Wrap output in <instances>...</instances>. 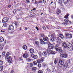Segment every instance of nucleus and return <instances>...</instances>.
<instances>
[{"mask_svg": "<svg viewBox=\"0 0 73 73\" xmlns=\"http://www.w3.org/2000/svg\"><path fill=\"white\" fill-rule=\"evenodd\" d=\"M8 61L9 64H11V63H12V62H13V60H12V59H11V60H9Z\"/></svg>", "mask_w": 73, "mask_h": 73, "instance_id": "nucleus-29", "label": "nucleus"}, {"mask_svg": "<svg viewBox=\"0 0 73 73\" xmlns=\"http://www.w3.org/2000/svg\"><path fill=\"white\" fill-rule=\"evenodd\" d=\"M15 25L17 27L18 25H19L18 22H15Z\"/></svg>", "mask_w": 73, "mask_h": 73, "instance_id": "nucleus-34", "label": "nucleus"}, {"mask_svg": "<svg viewBox=\"0 0 73 73\" xmlns=\"http://www.w3.org/2000/svg\"><path fill=\"white\" fill-rule=\"evenodd\" d=\"M68 49H69L70 50H73V46H72L71 47H70L68 48Z\"/></svg>", "mask_w": 73, "mask_h": 73, "instance_id": "nucleus-25", "label": "nucleus"}, {"mask_svg": "<svg viewBox=\"0 0 73 73\" xmlns=\"http://www.w3.org/2000/svg\"><path fill=\"white\" fill-rule=\"evenodd\" d=\"M50 64L51 65H52L53 64V62H50Z\"/></svg>", "mask_w": 73, "mask_h": 73, "instance_id": "nucleus-54", "label": "nucleus"}, {"mask_svg": "<svg viewBox=\"0 0 73 73\" xmlns=\"http://www.w3.org/2000/svg\"><path fill=\"white\" fill-rule=\"evenodd\" d=\"M35 59H36V58H37V55H34V57H33Z\"/></svg>", "mask_w": 73, "mask_h": 73, "instance_id": "nucleus-42", "label": "nucleus"}, {"mask_svg": "<svg viewBox=\"0 0 73 73\" xmlns=\"http://www.w3.org/2000/svg\"><path fill=\"white\" fill-rule=\"evenodd\" d=\"M64 64V60H60L58 61V65L60 66V65H63Z\"/></svg>", "mask_w": 73, "mask_h": 73, "instance_id": "nucleus-5", "label": "nucleus"}, {"mask_svg": "<svg viewBox=\"0 0 73 73\" xmlns=\"http://www.w3.org/2000/svg\"><path fill=\"white\" fill-rule=\"evenodd\" d=\"M72 44L71 43L68 42V46H67V48H70V47L72 46Z\"/></svg>", "mask_w": 73, "mask_h": 73, "instance_id": "nucleus-18", "label": "nucleus"}, {"mask_svg": "<svg viewBox=\"0 0 73 73\" xmlns=\"http://www.w3.org/2000/svg\"><path fill=\"white\" fill-rule=\"evenodd\" d=\"M47 70L49 72H50V70L49 69H47Z\"/></svg>", "mask_w": 73, "mask_h": 73, "instance_id": "nucleus-53", "label": "nucleus"}, {"mask_svg": "<svg viewBox=\"0 0 73 73\" xmlns=\"http://www.w3.org/2000/svg\"><path fill=\"white\" fill-rule=\"evenodd\" d=\"M58 52H59L60 53H62V49H61V48H58L57 50H56Z\"/></svg>", "mask_w": 73, "mask_h": 73, "instance_id": "nucleus-13", "label": "nucleus"}, {"mask_svg": "<svg viewBox=\"0 0 73 73\" xmlns=\"http://www.w3.org/2000/svg\"><path fill=\"white\" fill-rule=\"evenodd\" d=\"M23 57L24 58H28L29 57V54L28 53H24L23 54Z\"/></svg>", "mask_w": 73, "mask_h": 73, "instance_id": "nucleus-10", "label": "nucleus"}, {"mask_svg": "<svg viewBox=\"0 0 73 73\" xmlns=\"http://www.w3.org/2000/svg\"><path fill=\"white\" fill-rule=\"evenodd\" d=\"M33 64L34 65H37V62H33Z\"/></svg>", "mask_w": 73, "mask_h": 73, "instance_id": "nucleus-44", "label": "nucleus"}, {"mask_svg": "<svg viewBox=\"0 0 73 73\" xmlns=\"http://www.w3.org/2000/svg\"><path fill=\"white\" fill-rule=\"evenodd\" d=\"M63 1H64V3H68V2H69V1H70V0H63Z\"/></svg>", "mask_w": 73, "mask_h": 73, "instance_id": "nucleus-30", "label": "nucleus"}, {"mask_svg": "<svg viewBox=\"0 0 73 73\" xmlns=\"http://www.w3.org/2000/svg\"><path fill=\"white\" fill-rule=\"evenodd\" d=\"M26 1L27 3H29L30 2L29 0H26Z\"/></svg>", "mask_w": 73, "mask_h": 73, "instance_id": "nucleus-55", "label": "nucleus"}, {"mask_svg": "<svg viewBox=\"0 0 73 73\" xmlns=\"http://www.w3.org/2000/svg\"><path fill=\"white\" fill-rule=\"evenodd\" d=\"M69 68V66L68 65H67L66 67H65L64 68V69L65 70H69L68 69V68Z\"/></svg>", "mask_w": 73, "mask_h": 73, "instance_id": "nucleus-20", "label": "nucleus"}, {"mask_svg": "<svg viewBox=\"0 0 73 73\" xmlns=\"http://www.w3.org/2000/svg\"><path fill=\"white\" fill-rule=\"evenodd\" d=\"M7 25H8V24L7 23H4L3 24V26L5 27H7Z\"/></svg>", "mask_w": 73, "mask_h": 73, "instance_id": "nucleus-38", "label": "nucleus"}, {"mask_svg": "<svg viewBox=\"0 0 73 73\" xmlns=\"http://www.w3.org/2000/svg\"><path fill=\"white\" fill-rule=\"evenodd\" d=\"M40 43L41 44H45V42H44L43 40L40 39Z\"/></svg>", "mask_w": 73, "mask_h": 73, "instance_id": "nucleus-14", "label": "nucleus"}, {"mask_svg": "<svg viewBox=\"0 0 73 73\" xmlns=\"http://www.w3.org/2000/svg\"><path fill=\"white\" fill-rule=\"evenodd\" d=\"M65 36L67 37H68V38H71L72 37V35L70 33L66 34L65 35Z\"/></svg>", "mask_w": 73, "mask_h": 73, "instance_id": "nucleus-8", "label": "nucleus"}, {"mask_svg": "<svg viewBox=\"0 0 73 73\" xmlns=\"http://www.w3.org/2000/svg\"><path fill=\"white\" fill-rule=\"evenodd\" d=\"M46 65L45 64H43V66H46Z\"/></svg>", "mask_w": 73, "mask_h": 73, "instance_id": "nucleus-59", "label": "nucleus"}, {"mask_svg": "<svg viewBox=\"0 0 73 73\" xmlns=\"http://www.w3.org/2000/svg\"><path fill=\"white\" fill-rule=\"evenodd\" d=\"M37 3H38V2H37V1H35V4H37Z\"/></svg>", "mask_w": 73, "mask_h": 73, "instance_id": "nucleus-58", "label": "nucleus"}, {"mask_svg": "<svg viewBox=\"0 0 73 73\" xmlns=\"http://www.w3.org/2000/svg\"><path fill=\"white\" fill-rule=\"evenodd\" d=\"M38 73H43V72L42 71V70H39L38 72Z\"/></svg>", "mask_w": 73, "mask_h": 73, "instance_id": "nucleus-35", "label": "nucleus"}, {"mask_svg": "<svg viewBox=\"0 0 73 73\" xmlns=\"http://www.w3.org/2000/svg\"><path fill=\"white\" fill-rule=\"evenodd\" d=\"M3 64V62L2 60H0V65H2Z\"/></svg>", "mask_w": 73, "mask_h": 73, "instance_id": "nucleus-37", "label": "nucleus"}, {"mask_svg": "<svg viewBox=\"0 0 73 73\" xmlns=\"http://www.w3.org/2000/svg\"><path fill=\"white\" fill-rule=\"evenodd\" d=\"M1 32H2L3 33H4V32H5V31H4L3 30H1Z\"/></svg>", "mask_w": 73, "mask_h": 73, "instance_id": "nucleus-51", "label": "nucleus"}, {"mask_svg": "<svg viewBox=\"0 0 73 73\" xmlns=\"http://www.w3.org/2000/svg\"><path fill=\"white\" fill-rule=\"evenodd\" d=\"M35 56V55H34V54H31V57H33H33H34V56Z\"/></svg>", "mask_w": 73, "mask_h": 73, "instance_id": "nucleus-50", "label": "nucleus"}, {"mask_svg": "<svg viewBox=\"0 0 73 73\" xmlns=\"http://www.w3.org/2000/svg\"><path fill=\"white\" fill-rule=\"evenodd\" d=\"M59 37H57V42H60V41H61V38L62 39V38H64V36L61 34H59Z\"/></svg>", "mask_w": 73, "mask_h": 73, "instance_id": "nucleus-2", "label": "nucleus"}, {"mask_svg": "<svg viewBox=\"0 0 73 73\" xmlns=\"http://www.w3.org/2000/svg\"><path fill=\"white\" fill-rule=\"evenodd\" d=\"M36 9L35 8H34L32 9V10H33V11H36Z\"/></svg>", "mask_w": 73, "mask_h": 73, "instance_id": "nucleus-61", "label": "nucleus"}, {"mask_svg": "<svg viewBox=\"0 0 73 73\" xmlns=\"http://www.w3.org/2000/svg\"><path fill=\"white\" fill-rule=\"evenodd\" d=\"M3 49V47L2 46L0 45V49Z\"/></svg>", "mask_w": 73, "mask_h": 73, "instance_id": "nucleus-47", "label": "nucleus"}, {"mask_svg": "<svg viewBox=\"0 0 73 73\" xmlns=\"http://www.w3.org/2000/svg\"><path fill=\"white\" fill-rule=\"evenodd\" d=\"M19 59L20 60H23V58H19Z\"/></svg>", "mask_w": 73, "mask_h": 73, "instance_id": "nucleus-52", "label": "nucleus"}, {"mask_svg": "<svg viewBox=\"0 0 73 73\" xmlns=\"http://www.w3.org/2000/svg\"><path fill=\"white\" fill-rule=\"evenodd\" d=\"M36 29H37V31H38V27H36Z\"/></svg>", "mask_w": 73, "mask_h": 73, "instance_id": "nucleus-57", "label": "nucleus"}, {"mask_svg": "<svg viewBox=\"0 0 73 73\" xmlns=\"http://www.w3.org/2000/svg\"><path fill=\"white\" fill-rule=\"evenodd\" d=\"M4 41V38L2 37H0V42H3Z\"/></svg>", "mask_w": 73, "mask_h": 73, "instance_id": "nucleus-21", "label": "nucleus"}, {"mask_svg": "<svg viewBox=\"0 0 73 73\" xmlns=\"http://www.w3.org/2000/svg\"><path fill=\"white\" fill-rule=\"evenodd\" d=\"M42 3V1H39L38 2V4H40V3Z\"/></svg>", "mask_w": 73, "mask_h": 73, "instance_id": "nucleus-49", "label": "nucleus"}, {"mask_svg": "<svg viewBox=\"0 0 73 73\" xmlns=\"http://www.w3.org/2000/svg\"><path fill=\"white\" fill-rule=\"evenodd\" d=\"M30 67H32V66H33V64H32V63L30 64Z\"/></svg>", "mask_w": 73, "mask_h": 73, "instance_id": "nucleus-48", "label": "nucleus"}, {"mask_svg": "<svg viewBox=\"0 0 73 73\" xmlns=\"http://www.w3.org/2000/svg\"><path fill=\"white\" fill-rule=\"evenodd\" d=\"M30 51L31 53H34V50L33 49H31Z\"/></svg>", "mask_w": 73, "mask_h": 73, "instance_id": "nucleus-28", "label": "nucleus"}, {"mask_svg": "<svg viewBox=\"0 0 73 73\" xmlns=\"http://www.w3.org/2000/svg\"><path fill=\"white\" fill-rule=\"evenodd\" d=\"M62 45L64 46V48H66L67 46V44L65 42H64L62 43Z\"/></svg>", "mask_w": 73, "mask_h": 73, "instance_id": "nucleus-17", "label": "nucleus"}, {"mask_svg": "<svg viewBox=\"0 0 73 73\" xmlns=\"http://www.w3.org/2000/svg\"><path fill=\"white\" fill-rule=\"evenodd\" d=\"M51 52L52 54H55V52L54 51H51Z\"/></svg>", "mask_w": 73, "mask_h": 73, "instance_id": "nucleus-41", "label": "nucleus"}, {"mask_svg": "<svg viewBox=\"0 0 73 73\" xmlns=\"http://www.w3.org/2000/svg\"><path fill=\"white\" fill-rule=\"evenodd\" d=\"M69 15L67 14L64 17V18H65V19H68V16H69Z\"/></svg>", "mask_w": 73, "mask_h": 73, "instance_id": "nucleus-31", "label": "nucleus"}, {"mask_svg": "<svg viewBox=\"0 0 73 73\" xmlns=\"http://www.w3.org/2000/svg\"><path fill=\"white\" fill-rule=\"evenodd\" d=\"M50 36L51 37V38L50 39V41H52V42H53V41H54L56 40V38L55 36H54L53 35L51 34L50 35Z\"/></svg>", "mask_w": 73, "mask_h": 73, "instance_id": "nucleus-4", "label": "nucleus"}, {"mask_svg": "<svg viewBox=\"0 0 73 73\" xmlns=\"http://www.w3.org/2000/svg\"><path fill=\"white\" fill-rule=\"evenodd\" d=\"M8 31L10 33H11L13 32V30L11 29L8 28Z\"/></svg>", "mask_w": 73, "mask_h": 73, "instance_id": "nucleus-15", "label": "nucleus"}, {"mask_svg": "<svg viewBox=\"0 0 73 73\" xmlns=\"http://www.w3.org/2000/svg\"><path fill=\"white\" fill-rule=\"evenodd\" d=\"M3 66H0V71H1L3 70Z\"/></svg>", "mask_w": 73, "mask_h": 73, "instance_id": "nucleus-43", "label": "nucleus"}, {"mask_svg": "<svg viewBox=\"0 0 73 73\" xmlns=\"http://www.w3.org/2000/svg\"><path fill=\"white\" fill-rule=\"evenodd\" d=\"M31 69L32 71H33V72H36V71L37 68H36V67H33Z\"/></svg>", "mask_w": 73, "mask_h": 73, "instance_id": "nucleus-19", "label": "nucleus"}, {"mask_svg": "<svg viewBox=\"0 0 73 73\" xmlns=\"http://www.w3.org/2000/svg\"><path fill=\"white\" fill-rule=\"evenodd\" d=\"M58 3H60L61 4H62V0H59Z\"/></svg>", "mask_w": 73, "mask_h": 73, "instance_id": "nucleus-39", "label": "nucleus"}, {"mask_svg": "<svg viewBox=\"0 0 73 73\" xmlns=\"http://www.w3.org/2000/svg\"><path fill=\"white\" fill-rule=\"evenodd\" d=\"M58 59L56 58L55 59L54 61V63L55 64H57V63L58 62Z\"/></svg>", "mask_w": 73, "mask_h": 73, "instance_id": "nucleus-24", "label": "nucleus"}, {"mask_svg": "<svg viewBox=\"0 0 73 73\" xmlns=\"http://www.w3.org/2000/svg\"><path fill=\"white\" fill-rule=\"evenodd\" d=\"M41 37H44V34H42L41 35Z\"/></svg>", "mask_w": 73, "mask_h": 73, "instance_id": "nucleus-56", "label": "nucleus"}, {"mask_svg": "<svg viewBox=\"0 0 73 73\" xmlns=\"http://www.w3.org/2000/svg\"><path fill=\"white\" fill-rule=\"evenodd\" d=\"M5 55V52H3L2 56L3 57H4Z\"/></svg>", "mask_w": 73, "mask_h": 73, "instance_id": "nucleus-40", "label": "nucleus"}, {"mask_svg": "<svg viewBox=\"0 0 73 73\" xmlns=\"http://www.w3.org/2000/svg\"><path fill=\"white\" fill-rule=\"evenodd\" d=\"M13 70H12L11 72V73H13Z\"/></svg>", "mask_w": 73, "mask_h": 73, "instance_id": "nucleus-60", "label": "nucleus"}, {"mask_svg": "<svg viewBox=\"0 0 73 73\" xmlns=\"http://www.w3.org/2000/svg\"><path fill=\"white\" fill-rule=\"evenodd\" d=\"M40 58H41L38 59L37 60V62L38 64H40L41 62H42L44 61V58L43 57H41V55L40 54Z\"/></svg>", "mask_w": 73, "mask_h": 73, "instance_id": "nucleus-1", "label": "nucleus"}, {"mask_svg": "<svg viewBox=\"0 0 73 73\" xmlns=\"http://www.w3.org/2000/svg\"><path fill=\"white\" fill-rule=\"evenodd\" d=\"M64 21L66 23H68L69 21V20L68 19H64Z\"/></svg>", "mask_w": 73, "mask_h": 73, "instance_id": "nucleus-45", "label": "nucleus"}, {"mask_svg": "<svg viewBox=\"0 0 73 73\" xmlns=\"http://www.w3.org/2000/svg\"><path fill=\"white\" fill-rule=\"evenodd\" d=\"M38 67L39 68H41V65L40 64H38Z\"/></svg>", "mask_w": 73, "mask_h": 73, "instance_id": "nucleus-46", "label": "nucleus"}, {"mask_svg": "<svg viewBox=\"0 0 73 73\" xmlns=\"http://www.w3.org/2000/svg\"><path fill=\"white\" fill-rule=\"evenodd\" d=\"M9 52H7L5 56V59H6L7 61H8L10 60L11 59H12V58H11V56H9L8 57V56H9Z\"/></svg>", "mask_w": 73, "mask_h": 73, "instance_id": "nucleus-3", "label": "nucleus"}, {"mask_svg": "<svg viewBox=\"0 0 73 73\" xmlns=\"http://www.w3.org/2000/svg\"><path fill=\"white\" fill-rule=\"evenodd\" d=\"M43 39L44 40V41H48V38L46 37L45 38H43Z\"/></svg>", "mask_w": 73, "mask_h": 73, "instance_id": "nucleus-22", "label": "nucleus"}, {"mask_svg": "<svg viewBox=\"0 0 73 73\" xmlns=\"http://www.w3.org/2000/svg\"><path fill=\"white\" fill-rule=\"evenodd\" d=\"M60 44H57L55 46V49H56V50H58L59 48H60Z\"/></svg>", "mask_w": 73, "mask_h": 73, "instance_id": "nucleus-11", "label": "nucleus"}, {"mask_svg": "<svg viewBox=\"0 0 73 73\" xmlns=\"http://www.w3.org/2000/svg\"><path fill=\"white\" fill-rule=\"evenodd\" d=\"M60 56L61 57H62V58H66L68 57V55L66 53L62 54H61Z\"/></svg>", "mask_w": 73, "mask_h": 73, "instance_id": "nucleus-7", "label": "nucleus"}, {"mask_svg": "<svg viewBox=\"0 0 73 73\" xmlns=\"http://www.w3.org/2000/svg\"><path fill=\"white\" fill-rule=\"evenodd\" d=\"M21 9H17V10H16L15 11V10L14 11V12H17V11H20Z\"/></svg>", "mask_w": 73, "mask_h": 73, "instance_id": "nucleus-36", "label": "nucleus"}, {"mask_svg": "<svg viewBox=\"0 0 73 73\" xmlns=\"http://www.w3.org/2000/svg\"><path fill=\"white\" fill-rule=\"evenodd\" d=\"M27 60L28 62H30V61H31V60L30 58H29L28 59H27Z\"/></svg>", "mask_w": 73, "mask_h": 73, "instance_id": "nucleus-32", "label": "nucleus"}, {"mask_svg": "<svg viewBox=\"0 0 73 73\" xmlns=\"http://www.w3.org/2000/svg\"><path fill=\"white\" fill-rule=\"evenodd\" d=\"M71 17H72V19H73V15H71Z\"/></svg>", "mask_w": 73, "mask_h": 73, "instance_id": "nucleus-64", "label": "nucleus"}, {"mask_svg": "<svg viewBox=\"0 0 73 73\" xmlns=\"http://www.w3.org/2000/svg\"><path fill=\"white\" fill-rule=\"evenodd\" d=\"M47 53H49V52H51V49L48 48L47 49Z\"/></svg>", "mask_w": 73, "mask_h": 73, "instance_id": "nucleus-26", "label": "nucleus"}, {"mask_svg": "<svg viewBox=\"0 0 73 73\" xmlns=\"http://www.w3.org/2000/svg\"><path fill=\"white\" fill-rule=\"evenodd\" d=\"M9 29H12L14 30V26L13 25H9Z\"/></svg>", "mask_w": 73, "mask_h": 73, "instance_id": "nucleus-16", "label": "nucleus"}, {"mask_svg": "<svg viewBox=\"0 0 73 73\" xmlns=\"http://www.w3.org/2000/svg\"><path fill=\"white\" fill-rule=\"evenodd\" d=\"M35 44L38 45H38H39V42L38 41H35Z\"/></svg>", "mask_w": 73, "mask_h": 73, "instance_id": "nucleus-33", "label": "nucleus"}, {"mask_svg": "<svg viewBox=\"0 0 73 73\" xmlns=\"http://www.w3.org/2000/svg\"><path fill=\"white\" fill-rule=\"evenodd\" d=\"M56 13L58 15H59L61 13V10L58 8L57 9Z\"/></svg>", "mask_w": 73, "mask_h": 73, "instance_id": "nucleus-9", "label": "nucleus"}, {"mask_svg": "<svg viewBox=\"0 0 73 73\" xmlns=\"http://www.w3.org/2000/svg\"><path fill=\"white\" fill-rule=\"evenodd\" d=\"M53 47H54V46L52 44H50L48 46V48L50 49H52V48H53Z\"/></svg>", "mask_w": 73, "mask_h": 73, "instance_id": "nucleus-12", "label": "nucleus"}, {"mask_svg": "<svg viewBox=\"0 0 73 73\" xmlns=\"http://www.w3.org/2000/svg\"><path fill=\"white\" fill-rule=\"evenodd\" d=\"M23 49L24 50H27V46L26 45H24L23 47Z\"/></svg>", "mask_w": 73, "mask_h": 73, "instance_id": "nucleus-23", "label": "nucleus"}, {"mask_svg": "<svg viewBox=\"0 0 73 73\" xmlns=\"http://www.w3.org/2000/svg\"><path fill=\"white\" fill-rule=\"evenodd\" d=\"M47 53H46V51H44L43 52V53H42V54L43 56H46V55H47Z\"/></svg>", "mask_w": 73, "mask_h": 73, "instance_id": "nucleus-27", "label": "nucleus"}, {"mask_svg": "<svg viewBox=\"0 0 73 73\" xmlns=\"http://www.w3.org/2000/svg\"><path fill=\"white\" fill-rule=\"evenodd\" d=\"M7 73V71H3V73Z\"/></svg>", "mask_w": 73, "mask_h": 73, "instance_id": "nucleus-62", "label": "nucleus"}, {"mask_svg": "<svg viewBox=\"0 0 73 73\" xmlns=\"http://www.w3.org/2000/svg\"><path fill=\"white\" fill-rule=\"evenodd\" d=\"M8 21V18L7 17H5L2 20V23H7Z\"/></svg>", "mask_w": 73, "mask_h": 73, "instance_id": "nucleus-6", "label": "nucleus"}, {"mask_svg": "<svg viewBox=\"0 0 73 73\" xmlns=\"http://www.w3.org/2000/svg\"><path fill=\"white\" fill-rule=\"evenodd\" d=\"M43 28V29H46V28H45V27H44Z\"/></svg>", "mask_w": 73, "mask_h": 73, "instance_id": "nucleus-63", "label": "nucleus"}]
</instances>
